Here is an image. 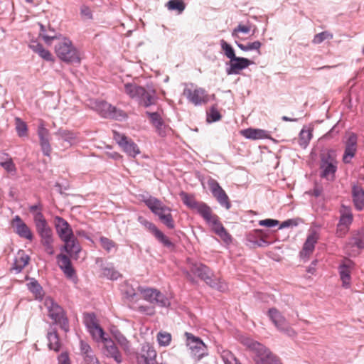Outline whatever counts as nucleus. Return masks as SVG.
Segmentation results:
<instances>
[{"label":"nucleus","instance_id":"obj_1","mask_svg":"<svg viewBox=\"0 0 364 364\" xmlns=\"http://www.w3.org/2000/svg\"><path fill=\"white\" fill-rule=\"evenodd\" d=\"M84 323L92 337L97 342H102L105 348L104 353L111 358L114 357V341L105 337V333L99 324L96 316L93 313H85L83 316Z\"/></svg>","mask_w":364,"mask_h":364},{"label":"nucleus","instance_id":"obj_2","mask_svg":"<svg viewBox=\"0 0 364 364\" xmlns=\"http://www.w3.org/2000/svg\"><path fill=\"white\" fill-rule=\"evenodd\" d=\"M55 227L59 237L65 242V250L70 255L80 252V247L70 224L63 218L57 216L55 218Z\"/></svg>","mask_w":364,"mask_h":364},{"label":"nucleus","instance_id":"obj_3","mask_svg":"<svg viewBox=\"0 0 364 364\" xmlns=\"http://www.w3.org/2000/svg\"><path fill=\"white\" fill-rule=\"evenodd\" d=\"M151 211L158 216L160 221L169 229L175 228V222L171 214V208L154 197H149L143 200Z\"/></svg>","mask_w":364,"mask_h":364},{"label":"nucleus","instance_id":"obj_4","mask_svg":"<svg viewBox=\"0 0 364 364\" xmlns=\"http://www.w3.org/2000/svg\"><path fill=\"white\" fill-rule=\"evenodd\" d=\"M55 50L57 56L64 62L77 63L80 61L79 51L68 38L62 37L61 39H59L55 46Z\"/></svg>","mask_w":364,"mask_h":364},{"label":"nucleus","instance_id":"obj_5","mask_svg":"<svg viewBox=\"0 0 364 364\" xmlns=\"http://www.w3.org/2000/svg\"><path fill=\"white\" fill-rule=\"evenodd\" d=\"M44 305L48 316L54 323L58 324L65 332H68L69 322L63 309L50 297L45 299Z\"/></svg>","mask_w":364,"mask_h":364},{"label":"nucleus","instance_id":"obj_6","mask_svg":"<svg viewBox=\"0 0 364 364\" xmlns=\"http://www.w3.org/2000/svg\"><path fill=\"white\" fill-rule=\"evenodd\" d=\"M205 213H206L204 214L202 218L210 226L211 230L218 235L224 242L226 244L230 243L232 242V236L220 223L218 216L213 213L210 208Z\"/></svg>","mask_w":364,"mask_h":364},{"label":"nucleus","instance_id":"obj_7","mask_svg":"<svg viewBox=\"0 0 364 364\" xmlns=\"http://www.w3.org/2000/svg\"><path fill=\"white\" fill-rule=\"evenodd\" d=\"M338 161L333 151L322 154L321 157L320 176L328 181H333L337 170Z\"/></svg>","mask_w":364,"mask_h":364},{"label":"nucleus","instance_id":"obj_8","mask_svg":"<svg viewBox=\"0 0 364 364\" xmlns=\"http://www.w3.org/2000/svg\"><path fill=\"white\" fill-rule=\"evenodd\" d=\"M189 102L195 106L205 105L210 100V95L207 91L202 87L191 84L187 85L183 92Z\"/></svg>","mask_w":364,"mask_h":364},{"label":"nucleus","instance_id":"obj_9","mask_svg":"<svg viewBox=\"0 0 364 364\" xmlns=\"http://www.w3.org/2000/svg\"><path fill=\"white\" fill-rule=\"evenodd\" d=\"M186 276L191 282H194L193 275H195L204 281L209 286H215L213 282V274L211 270L201 263H193L190 266V270L185 272Z\"/></svg>","mask_w":364,"mask_h":364},{"label":"nucleus","instance_id":"obj_10","mask_svg":"<svg viewBox=\"0 0 364 364\" xmlns=\"http://www.w3.org/2000/svg\"><path fill=\"white\" fill-rule=\"evenodd\" d=\"M185 336L191 354L196 361H199L208 355L207 346L200 338L188 332L185 333Z\"/></svg>","mask_w":364,"mask_h":364},{"label":"nucleus","instance_id":"obj_11","mask_svg":"<svg viewBox=\"0 0 364 364\" xmlns=\"http://www.w3.org/2000/svg\"><path fill=\"white\" fill-rule=\"evenodd\" d=\"M137 292H139L144 300L151 304H158L161 306H167L169 305L168 299L156 289L138 286Z\"/></svg>","mask_w":364,"mask_h":364},{"label":"nucleus","instance_id":"obj_12","mask_svg":"<svg viewBox=\"0 0 364 364\" xmlns=\"http://www.w3.org/2000/svg\"><path fill=\"white\" fill-rule=\"evenodd\" d=\"M245 344L251 350H252L256 355L264 356L269 364H282L279 358L273 354L262 343L250 339H247Z\"/></svg>","mask_w":364,"mask_h":364},{"label":"nucleus","instance_id":"obj_13","mask_svg":"<svg viewBox=\"0 0 364 364\" xmlns=\"http://www.w3.org/2000/svg\"><path fill=\"white\" fill-rule=\"evenodd\" d=\"M358 137L354 133H348L346 136L344 141L345 150L343 155V162L344 164H349L352 159L355 156L358 147Z\"/></svg>","mask_w":364,"mask_h":364},{"label":"nucleus","instance_id":"obj_14","mask_svg":"<svg viewBox=\"0 0 364 364\" xmlns=\"http://www.w3.org/2000/svg\"><path fill=\"white\" fill-rule=\"evenodd\" d=\"M179 195L183 203L190 209L196 210L201 217L210 208L206 203L197 201L193 195L184 191H181Z\"/></svg>","mask_w":364,"mask_h":364},{"label":"nucleus","instance_id":"obj_15","mask_svg":"<svg viewBox=\"0 0 364 364\" xmlns=\"http://www.w3.org/2000/svg\"><path fill=\"white\" fill-rule=\"evenodd\" d=\"M115 141H117L122 150L130 156L135 157L140 153L138 146L124 134L115 132Z\"/></svg>","mask_w":364,"mask_h":364},{"label":"nucleus","instance_id":"obj_16","mask_svg":"<svg viewBox=\"0 0 364 364\" xmlns=\"http://www.w3.org/2000/svg\"><path fill=\"white\" fill-rule=\"evenodd\" d=\"M156 351L149 343H144L136 355L137 364H156Z\"/></svg>","mask_w":364,"mask_h":364},{"label":"nucleus","instance_id":"obj_17","mask_svg":"<svg viewBox=\"0 0 364 364\" xmlns=\"http://www.w3.org/2000/svg\"><path fill=\"white\" fill-rule=\"evenodd\" d=\"M208 184L211 193L218 202L226 209H229L231 206L229 198L219 183L214 179H210Z\"/></svg>","mask_w":364,"mask_h":364},{"label":"nucleus","instance_id":"obj_18","mask_svg":"<svg viewBox=\"0 0 364 364\" xmlns=\"http://www.w3.org/2000/svg\"><path fill=\"white\" fill-rule=\"evenodd\" d=\"M38 136L40 141L41 150L45 156H49L51 153V146L50 144V132L45 127L43 120H40L37 130Z\"/></svg>","mask_w":364,"mask_h":364},{"label":"nucleus","instance_id":"obj_19","mask_svg":"<svg viewBox=\"0 0 364 364\" xmlns=\"http://www.w3.org/2000/svg\"><path fill=\"white\" fill-rule=\"evenodd\" d=\"M33 221L36 231L40 236L41 240L48 239V237L53 236V230L49 226L43 213H36Z\"/></svg>","mask_w":364,"mask_h":364},{"label":"nucleus","instance_id":"obj_20","mask_svg":"<svg viewBox=\"0 0 364 364\" xmlns=\"http://www.w3.org/2000/svg\"><path fill=\"white\" fill-rule=\"evenodd\" d=\"M11 225L14 232L21 238L31 241L33 238L30 228L23 221L18 215H16L11 220Z\"/></svg>","mask_w":364,"mask_h":364},{"label":"nucleus","instance_id":"obj_21","mask_svg":"<svg viewBox=\"0 0 364 364\" xmlns=\"http://www.w3.org/2000/svg\"><path fill=\"white\" fill-rule=\"evenodd\" d=\"M141 223L151 232L155 237L161 242L165 247H173V244L158 228L151 222L146 219L139 218Z\"/></svg>","mask_w":364,"mask_h":364},{"label":"nucleus","instance_id":"obj_22","mask_svg":"<svg viewBox=\"0 0 364 364\" xmlns=\"http://www.w3.org/2000/svg\"><path fill=\"white\" fill-rule=\"evenodd\" d=\"M267 314L272 322L279 331H286L289 330V325L287 320L277 309H269Z\"/></svg>","mask_w":364,"mask_h":364},{"label":"nucleus","instance_id":"obj_23","mask_svg":"<svg viewBox=\"0 0 364 364\" xmlns=\"http://www.w3.org/2000/svg\"><path fill=\"white\" fill-rule=\"evenodd\" d=\"M353 263L350 259H345L339 266V274L344 288H349L350 286V273Z\"/></svg>","mask_w":364,"mask_h":364},{"label":"nucleus","instance_id":"obj_24","mask_svg":"<svg viewBox=\"0 0 364 364\" xmlns=\"http://www.w3.org/2000/svg\"><path fill=\"white\" fill-rule=\"evenodd\" d=\"M252 61L245 58L235 57L230 61V68L227 70L228 75L238 74L240 70L247 68Z\"/></svg>","mask_w":364,"mask_h":364},{"label":"nucleus","instance_id":"obj_25","mask_svg":"<svg viewBox=\"0 0 364 364\" xmlns=\"http://www.w3.org/2000/svg\"><path fill=\"white\" fill-rule=\"evenodd\" d=\"M57 262L65 276L69 279L75 277V272L72 267L70 259L65 255L60 254L57 256Z\"/></svg>","mask_w":364,"mask_h":364},{"label":"nucleus","instance_id":"obj_26","mask_svg":"<svg viewBox=\"0 0 364 364\" xmlns=\"http://www.w3.org/2000/svg\"><path fill=\"white\" fill-rule=\"evenodd\" d=\"M269 235L262 230L257 229L250 232L248 235V240L255 242L259 247H265L271 242L269 241Z\"/></svg>","mask_w":364,"mask_h":364},{"label":"nucleus","instance_id":"obj_27","mask_svg":"<svg viewBox=\"0 0 364 364\" xmlns=\"http://www.w3.org/2000/svg\"><path fill=\"white\" fill-rule=\"evenodd\" d=\"M118 348L124 353H128L130 349V345L129 342L121 333L115 331V361L120 363L122 361L121 356L116 350Z\"/></svg>","mask_w":364,"mask_h":364},{"label":"nucleus","instance_id":"obj_28","mask_svg":"<svg viewBox=\"0 0 364 364\" xmlns=\"http://www.w3.org/2000/svg\"><path fill=\"white\" fill-rule=\"evenodd\" d=\"M240 133L244 137L252 140L263 139L269 137V132L261 129L248 128L241 130Z\"/></svg>","mask_w":364,"mask_h":364},{"label":"nucleus","instance_id":"obj_29","mask_svg":"<svg viewBox=\"0 0 364 364\" xmlns=\"http://www.w3.org/2000/svg\"><path fill=\"white\" fill-rule=\"evenodd\" d=\"M318 236L314 232L309 235L304 244L302 250L300 252V255L303 258H309L310 255L313 252L315 245L317 242Z\"/></svg>","mask_w":364,"mask_h":364},{"label":"nucleus","instance_id":"obj_30","mask_svg":"<svg viewBox=\"0 0 364 364\" xmlns=\"http://www.w3.org/2000/svg\"><path fill=\"white\" fill-rule=\"evenodd\" d=\"M54 134L58 140L68 143L69 146L73 145L77 140V134L67 129H59Z\"/></svg>","mask_w":364,"mask_h":364},{"label":"nucleus","instance_id":"obj_31","mask_svg":"<svg viewBox=\"0 0 364 364\" xmlns=\"http://www.w3.org/2000/svg\"><path fill=\"white\" fill-rule=\"evenodd\" d=\"M339 213L340 218L338 223L350 228L353 221V215L351 208L342 204L339 210Z\"/></svg>","mask_w":364,"mask_h":364},{"label":"nucleus","instance_id":"obj_32","mask_svg":"<svg viewBox=\"0 0 364 364\" xmlns=\"http://www.w3.org/2000/svg\"><path fill=\"white\" fill-rule=\"evenodd\" d=\"M140 104L145 107H148L156 103L155 91L146 90L142 87V92L138 95Z\"/></svg>","mask_w":364,"mask_h":364},{"label":"nucleus","instance_id":"obj_33","mask_svg":"<svg viewBox=\"0 0 364 364\" xmlns=\"http://www.w3.org/2000/svg\"><path fill=\"white\" fill-rule=\"evenodd\" d=\"M146 114L149 117L151 123L154 126L158 134L161 136H164V122L160 114L158 112H146Z\"/></svg>","mask_w":364,"mask_h":364},{"label":"nucleus","instance_id":"obj_34","mask_svg":"<svg viewBox=\"0 0 364 364\" xmlns=\"http://www.w3.org/2000/svg\"><path fill=\"white\" fill-rule=\"evenodd\" d=\"M119 290L131 303L136 302L138 300L137 295L139 292H137V289H134L128 282H125L121 284Z\"/></svg>","mask_w":364,"mask_h":364},{"label":"nucleus","instance_id":"obj_35","mask_svg":"<svg viewBox=\"0 0 364 364\" xmlns=\"http://www.w3.org/2000/svg\"><path fill=\"white\" fill-rule=\"evenodd\" d=\"M353 200L358 210H363L364 207V191L361 187L354 186L352 190Z\"/></svg>","mask_w":364,"mask_h":364},{"label":"nucleus","instance_id":"obj_36","mask_svg":"<svg viewBox=\"0 0 364 364\" xmlns=\"http://www.w3.org/2000/svg\"><path fill=\"white\" fill-rule=\"evenodd\" d=\"M29 48L35 53H38L43 59L50 61L52 60L51 53L43 46L38 43L33 42L29 44Z\"/></svg>","mask_w":364,"mask_h":364},{"label":"nucleus","instance_id":"obj_37","mask_svg":"<svg viewBox=\"0 0 364 364\" xmlns=\"http://www.w3.org/2000/svg\"><path fill=\"white\" fill-rule=\"evenodd\" d=\"M47 338L48 341V348L54 351H58L60 348V343L57 331L55 330L48 331Z\"/></svg>","mask_w":364,"mask_h":364},{"label":"nucleus","instance_id":"obj_38","mask_svg":"<svg viewBox=\"0 0 364 364\" xmlns=\"http://www.w3.org/2000/svg\"><path fill=\"white\" fill-rule=\"evenodd\" d=\"M29 259V257L23 252H19L15 259L14 269L21 272L28 264Z\"/></svg>","mask_w":364,"mask_h":364},{"label":"nucleus","instance_id":"obj_39","mask_svg":"<svg viewBox=\"0 0 364 364\" xmlns=\"http://www.w3.org/2000/svg\"><path fill=\"white\" fill-rule=\"evenodd\" d=\"M166 6L169 11H176L180 14L185 10L186 4L182 0H170Z\"/></svg>","mask_w":364,"mask_h":364},{"label":"nucleus","instance_id":"obj_40","mask_svg":"<svg viewBox=\"0 0 364 364\" xmlns=\"http://www.w3.org/2000/svg\"><path fill=\"white\" fill-rule=\"evenodd\" d=\"M15 127L18 136L23 137L28 135L27 124L21 118H15Z\"/></svg>","mask_w":364,"mask_h":364},{"label":"nucleus","instance_id":"obj_41","mask_svg":"<svg viewBox=\"0 0 364 364\" xmlns=\"http://www.w3.org/2000/svg\"><path fill=\"white\" fill-rule=\"evenodd\" d=\"M312 137V132L310 129H302L299 134V144L305 148Z\"/></svg>","mask_w":364,"mask_h":364},{"label":"nucleus","instance_id":"obj_42","mask_svg":"<svg viewBox=\"0 0 364 364\" xmlns=\"http://www.w3.org/2000/svg\"><path fill=\"white\" fill-rule=\"evenodd\" d=\"M142 87L136 85L127 84L124 85V90L132 98H138V95L142 92Z\"/></svg>","mask_w":364,"mask_h":364},{"label":"nucleus","instance_id":"obj_43","mask_svg":"<svg viewBox=\"0 0 364 364\" xmlns=\"http://www.w3.org/2000/svg\"><path fill=\"white\" fill-rule=\"evenodd\" d=\"M156 338L160 346H168L171 343L172 336L170 333L160 331L158 333Z\"/></svg>","mask_w":364,"mask_h":364},{"label":"nucleus","instance_id":"obj_44","mask_svg":"<svg viewBox=\"0 0 364 364\" xmlns=\"http://www.w3.org/2000/svg\"><path fill=\"white\" fill-rule=\"evenodd\" d=\"M27 287L29 291L34 294L37 299L42 296L43 289L36 280H31L27 284Z\"/></svg>","mask_w":364,"mask_h":364},{"label":"nucleus","instance_id":"obj_45","mask_svg":"<svg viewBox=\"0 0 364 364\" xmlns=\"http://www.w3.org/2000/svg\"><path fill=\"white\" fill-rule=\"evenodd\" d=\"M220 46H221V48H222L223 51L224 52L225 55L228 58L231 60L236 57L235 54L234 49L225 40H223V39L220 40Z\"/></svg>","mask_w":364,"mask_h":364},{"label":"nucleus","instance_id":"obj_46","mask_svg":"<svg viewBox=\"0 0 364 364\" xmlns=\"http://www.w3.org/2000/svg\"><path fill=\"white\" fill-rule=\"evenodd\" d=\"M354 245L359 248L364 247V230L361 229L354 232L352 237Z\"/></svg>","mask_w":364,"mask_h":364},{"label":"nucleus","instance_id":"obj_47","mask_svg":"<svg viewBox=\"0 0 364 364\" xmlns=\"http://www.w3.org/2000/svg\"><path fill=\"white\" fill-rule=\"evenodd\" d=\"M136 302L132 303V308L135 310L139 311L141 313L146 315L152 316L155 314V309L154 306H144V305H136Z\"/></svg>","mask_w":364,"mask_h":364},{"label":"nucleus","instance_id":"obj_48","mask_svg":"<svg viewBox=\"0 0 364 364\" xmlns=\"http://www.w3.org/2000/svg\"><path fill=\"white\" fill-rule=\"evenodd\" d=\"M333 37V33H331L328 31H323V32H321V33H319L315 35L312 42L314 44H319L325 40L332 39Z\"/></svg>","mask_w":364,"mask_h":364},{"label":"nucleus","instance_id":"obj_49","mask_svg":"<svg viewBox=\"0 0 364 364\" xmlns=\"http://www.w3.org/2000/svg\"><path fill=\"white\" fill-rule=\"evenodd\" d=\"M41 242L45 248V251L50 255L54 254L53 236L48 237V239L41 240Z\"/></svg>","mask_w":364,"mask_h":364},{"label":"nucleus","instance_id":"obj_50","mask_svg":"<svg viewBox=\"0 0 364 364\" xmlns=\"http://www.w3.org/2000/svg\"><path fill=\"white\" fill-rule=\"evenodd\" d=\"M220 118L221 115L215 107H212L210 111L207 113V121L209 122L218 121Z\"/></svg>","mask_w":364,"mask_h":364},{"label":"nucleus","instance_id":"obj_51","mask_svg":"<svg viewBox=\"0 0 364 364\" xmlns=\"http://www.w3.org/2000/svg\"><path fill=\"white\" fill-rule=\"evenodd\" d=\"M5 161H0V165L9 172L14 171L16 170L15 165L13 163L11 158L8 155H5Z\"/></svg>","mask_w":364,"mask_h":364},{"label":"nucleus","instance_id":"obj_52","mask_svg":"<svg viewBox=\"0 0 364 364\" xmlns=\"http://www.w3.org/2000/svg\"><path fill=\"white\" fill-rule=\"evenodd\" d=\"M251 26L250 25L239 24L232 32V36L235 38H238L239 33H247L250 31Z\"/></svg>","mask_w":364,"mask_h":364},{"label":"nucleus","instance_id":"obj_53","mask_svg":"<svg viewBox=\"0 0 364 364\" xmlns=\"http://www.w3.org/2000/svg\"><path fill=\"white\" fill-rule=\"evenodd\" d=\"M41 35L42 36L43 39L47 44H50L51 41L54 39H58V41L59 39H61L60 36H58L55 34L53 35V33H50V35L43 33V32L45 31V28L43 25H41Z\"/></svg>","mask_w":364,"mask_h":364},{"label":"nucleus","instance_id":"obj_54","mask_svg":"<svg viewBox=\"0 0 364 364\" xmlns=\"http://www.w3.org/2000/svg\"><path fill=\"white\" fill-rule=\"evenodd\" d=\"M101 276L108 279H112L114 277V269L112 266H102L101 269Z\"/></svg>","mask_w":364,"mask_h":364},{"label":"nucleus","instance_id":"obj_55","mask_svg":"<svg viewBox=\"0 0 364 364\" xmlns=\"http://www.w3.org/2000/svg\"><path fill=\"white\" fill-rule=\"evenodd\" d=\"M349 230H350L349 227H348L345 225H343L340 223H338L337 226H336V234L339 237H343L348 232Z\"/></svg>","mask_w":364,"mask_h":364},{"label":"nucleus","instance_id":"obj_56","mask_svg":"<svg viewBox=\"0 0 364 364\" xmlns=\"http://www.w3.org/2000/svg\"><path fill=\"white\" fill-rule=\"evenodd\" d=\"M80 14L83 19L90 20L92 18V13L91 9L86 5L80 7Z\"/></svg>","mask_w":364,"mask_h":364},{"label":"nucleus","instance_id":"obj_57","mask_svg":"<svg viewBox=\"0 0 364 364\" xmlns=\"http://www.w3.org/2000/svg\"><path fill=\"white\" fill-rule=\"evenodd\" d=\"M279 220H274V219H270V218L261 220L259 221V225L268 227V228H272V227L276 226V225H279Z\"/></svg>","mask_w":364,"mask_h":364},{"label":"nucleus","instance_id":"obj_58","mask_svg":"<svg viewBox=\"0 0 364 364\" xmlns=\"http://www.w3.org/2000/svg\"><path fill=\"white\" fill-rule=\"evenodd\" d=\"M100 242L102 247L104 248L108 252L110 251V250L112 249V247L113 246L112 242L110 240H109L108 238L105 237H100Z\"/></svg>","mask_w":364,"mask_h":364},{"label":"nucleus","instance_id":"obj_59","mask_svg":"<svg viewBox=\"0 0 364 364\" xmlns=\"http://www.w3.org/2000/svg\"><path fill=\"white\" fill-rule=\"evenodd\" d=\"M213 282H214L215 286H210L213 288H215L221 291H225L228 287L227 284L222 282L220 279H218L217 278H213Z\"/></svg>","mask_w":364,"mask_h":364},{"label":"nucleus","instance_id":"obj_60","mask_svg":"<svg viewBox=\"0 0 364 364\" xmlns=\"http://www.w3.org/2000/svg\"><path fill=\"white\" fill-rule=\"evenodd\" d=\"M84 360L86 364H100L98 360L93 353L85 355Z\"/></svg>","mask_w":364,"mask_h":364},{"label":"nucleus","instance_id":"obj_61","mask_svg":"<svg viewBox=\"0 0 364 364\" xmlns=\"http://www.w3.org/2000/svg\"><path fill=\"white\" fill-rule=\"evenodd\" d=\"M29 210L33 214V220L36 213H42V207L40 203L29 206Z\"/></svg>","mask_w":364,"mask_h":364},{"label":"nucleus","instance_id":"obj_62","mask_svg":"<svg viewBox=\"0 0 364 364\" xmlns=\"http://www.w3.org/2000/svg\"><path fill=\"white\" fill-rule=\"evenodd\" d=\"M261 46L262 43L258 41H254L252 43H247L248 50H256L258 51V53L260 54L259 48Z\"/></svg>","mask_w":364,"mask_h":364},{"label":"nucleus","instance_id":"obj_63","mask_svg":"<svg viewBox=\"0 0 364 364\" xmlns=\"http://www.w3.org/2000/svg\"><path fill=\"white\" fill-rule=\"evenodd\" d=\"M80 348L84 356L86 355H89L90 353H92L90 346L82 341L81 342Z\"/></svg>","mask_w":364,"mask_h":364},{"label":"nucleus","instance_id":"obj_64","mask_svg":"<svg viewBox=\"0 0 364 364\" xmlns=\"http://www.w3.org/2000/svg\"><path fill=\"white\" fill-rule=\"evenodd\" d=\"M59 364H70L67 354L62 353L59 357Z\"/></svg>","mask_w":364,"mask_h":364}]
</instances>
